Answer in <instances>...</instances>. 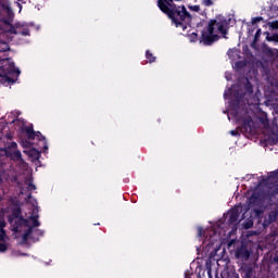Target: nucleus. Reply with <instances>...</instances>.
Segmentation results:
<instances>
[{"instance_id": "nucleus-1", "label": "nucleus", "mask_w": 278, "mask_h": 278, "mask_svg": "<svg viewBox=\"0 0 278 278\" xmlns=\"http://www.w3.org/2000/svg\"><path fill=\"white\" fill-rule=\"evenodd\" d=\"M227 34H229V20L223 15H217L210 20L202 29L200 42L205 47H212L214 42H218L220 36L227 38Z\"/></svg>"}, {"instance_id": "nucleus-2", "label": "nucleus", "mask_w": 278, "mask_h": 278, "mask_svg": "<svg viewBox=\"0 0 278 278\" xmlns=\"http://www.w3.org/2000/svg\"><path fill=\"white\" fill-rule=\"evenodd\" d=\"M157 8L172 20L175 27H181L182 31H186L188 25L192 23V15L188 12L186 5L173 4L172 8H168L164 0H157Z\"/></svg>"}, {"instance_id": "nucleus-3", "label": "nucleus", "mask_w": 278, "mask_h": 278, "mask_svg": "<svg viewBox=\"0 0 278 278\" xmlns=\"http://www.w3.org/2000/svg\"><path fill=\"white\" fill-rule=\"evenodd\" d=\"M21 75V70L16 68L10 58L0 59V84L2 86H12Z\"/></svg>"}, {"instance_id": "nucleus-4", "label": "nucleus", "mask_w": 278, "mask_h": 278, "mask_svg": "<svg viewBox=\"0 0 278 278\" xmlns=\"http://www.w3.org/2000/svg\"><path fill=\"white\" fill-rule=\"evenodd\" d=\"M243 115L240 111L233 110L230 112V116L235 118V121L241 125L242 134H251L253 131V117L249 115L248 109H242Z\"/></svg>"}, {"instance_id": "nucleus-5", "label": "nucleus", "mask_w": 278, "mask_h": 278, "mask_svg": "<svg viewBox=\"0 0 278 278\" xmlns=\"http://www.w3.org/2000/svg\"><path fill=\"white\" fill-rule=\"evenodd\" d=\"M27 136L28 140H39V142H43V149H49V147L47 146V138L45 136H42V132L40 131H35L34 130V125H29L24 127L23 129Z\"/></svg>"}, {"instance_id": "nucleus-6", "label": "nucleus", "mask_w": 278, "mask_h": 278, "mask_svg": "<svg viewBox=\"0 0 278 278\" xmlns=\"http://www.w3.org/2000/svg\"><path fill=\"white\" fill-rule=\"evenodd\" d=\"M9 34H14L15 36H31L29 26L21 22L11 25L9 28Z\"/></svg>"}, {"instance_id": "nucleus-7", "label": "nucleus", "mask_w": 278, "mask_h": 278, "mask_svg": "<svg viewBox=\"0 0 278 278\" xmlns=\"http://www.w3.org/2000/svg\"><path fill=\"white\" fill-rule=\"evenodd\" d=\"M236 258L241 260V262H249V257H251V251L247 245H241L236 250Z\"/></svg>"}, {"instance_id": "nucleus-8", "label": "nucleus", "mask_w": 278, "mask_h": 278, "mask_svg": "<svg viewBox=\"0 0 278 278\" xmlns=\"http://www.w3.org/2000/svg\"><path fill=\"white\" fill-rule=\"evenodd\" d=\"M239 270L242 278H257L255 276V268L251 264H243Z\"/></svg>"}, {"instance_id": "nucleus-9", "label": "nucleus", "mask_w": 278, "mask_h": 278, "mask_svg": "<svg viewBox=\"0 0 278 278\" xmlns=\"http://www.w3.org/2000/svg\"><path fill=\"white\" fill-rule=\"evenodd\" d=\"M232 97L233 99L230 102V105L232 108L231 112H233V110L240 112V101H242L244 96L240 93V91H233Z\"/></svg>"}, {"instance_id": "nucleus-10", "label": "nucleus", "mask_w": 278, "mask_h": 278, "mask_svg": "<svg viewBox=\"0 0 278 278\" xmlns=\"http://www.w3.org/2000/svg\"><path fill=\"white\" fill-rule=\"evenodd\" d=\"M262 203H264V198H262V195L257 192L252 193L251 197L249 198L250 207H260Z\"/></svg>"}, {"instance_id": "nucleus-11", "label": "nucleus", "mask_w": 278, "mask_h": 278, "mask_svg": "<svg viewBox=\"0 0 278 278\" xmlns=\"http://www.w3.org/2000/svg\"><path fill=\"white\" fill-rule=\"evenodd\" d=\"M21 227H29V219H25L24 217H17L13 224V231L15 233H20Z\"/></svg>"}, {"instance_id": "nucleus-12", "label": "nucleus", "mask_w": 278, "mask_h": 278, "mask_svg": "<svg viewBox=\"0 0 278 278\" xmlns=\"http://www.w3.org/2000/svg\"><path fill=\"white\" fill-rule=\"evenodd\" d=\"M277 212L275 211H271L268 213L267 216L264 217V220H263V227L264 229L270 227V225H273V223H275V220H277Z\"/></svg>"}, {"instance_id": "nucleus-13", "label": "nucleus", "mask_w": 278, "mask_h": 278, "mask_svg": "<svg viewBox=\"0 0 278 278\" xmlns=\"http://www.w3.org/2000/svg\"><path fill=\"white\" fill-rule=\"evenodd\" d=\"M18 144L14 141L10 142L8 146L1 149L4 152L5 157H11L12 154L17 151Z\"/></svg>"}, {"instance_id": "nucleus-14", "label": "nucleus", "mask_w": 278, "mask_h": 278, "mask_svg": "<svg viewBox=\"0 0 278 278\" xmlns=\"http://www.w3.org/2000/svg\"><path fill=\"white\" fill-rule=\"evenodd\" d=\"M229 225H235V223H238V218H240V211L238 208H232L229 211Z\"/></svg>"}, {"instance_id": "nucleus-15", "label": "nucleus", "mask_w": 278, "mask_h": 278, "mask_svg": "<svg viewBox=\"0 0 278 278\" xmlns=\"http://www.w3.org/2000/svg\"><path fill=\"white\" fill-rule=\"evenodd\" d=\"M38 218H40V216L38 215V208H34L31 215L28 217V219L33 223V225L30 226L33 227V229H36V227H40Z\"/></svg>"}, {"instance_id": "nucleus-16", "label": "nucleus", "mask_w": 278, "mask_h": 278, "mask_svg": "<svg viewBox=\"0 0 278 278\" xmlns=\"http://www.w3.org/2000/svg\"><path fill=\"white\" fill-rule=\"evenodd\" d=\"M9 157L13 162H20V164H25V160H23V154L18 150H15Z\"/></svg>"}, {"instance_id": "nucleus-17", "label": "nucleus", "mask_w": 278, "mask_h": 278, "mask_svg": "<svg viewBox=\"0 0 278 278\" xmlns=\"http://www.w3.org/2000/svg\"><path fill=\"white\" fill-rule=\"evenodd\" d=\"M22 214H23V210L21 208V206H16L12 210L13 218H22L23 217Z\"/></svg>"}, {"instance_id": "nucleus-18", "label": "nucleus", "mask_w": 278, "mask_h": 278, "mask_svg": "<svg viewBox=\"0 0 278 278\" xmlns=\"http://www.w3.org/2000/svg\"><path fill=\"white\" fill-rule=\"evenodd\" d=\"M244 90L245 94H253V85L249 79H245Z\"/></svg>"}, {"instance_id": "nucleus-19", "label": "nucleus", "mask_w": 278, "mask_h": 278, "mask_svg": "<svg viewBox=\"0 0 278 278\" xmlns=\"http://www.w3.org/2000/svg\"><path fill=\"white\" fill-rule=\"evenodd\" d=\"M29 157H33V160H39L40 157V151L36 150V149H31L28 152Z\"/></svg>"}, {"instance_id": "nucleus-20", "label": "nucleus", "mask_w": 278, "mask_h": 278, "mask_svg": "<svg viewBox=\"0 0 278 278\" xmlns=\"http://www.w3.org/2000/svg\"><path fill=\"white\" fill-rule=\"evenodd\" d=\"M146 58L148 59L149 64H153L156 60L155 55H153L150 50L146 51Z\"/></svg>"}, {"instance_id": "nucleus-21", "label": "nucleus", "mask_w": 278, "mask_h": 278, "mask_svg": "<svg viewBox=\"0 0 278 278\" xmlns=\"http://www.w3.org/2000/svg\"><path fill=\"white\" fill-rule=\"evenodd\" d=\"M0 8L4 10L7 14H10L12 12V8L5 2H0Z\"/></svg>"}, {"instance_id": "nucleus-22", "label": "nucleus", "mask_w": 278, "mask_h": 278, "mask_svg": "<svg viewBox=\"0 0 278 278\" xmlns=\"http://www.w3.org/2000/svg\"><path fill=\"white\" fill-rule=\"evenodd\" d=\"M266 40H268V42H278V34H274L271 36H267Z\"/></svg>"}, {"instance_id": "nucleus-23", "label": "nucleus", "mask_w": 278, "mask_h": 278, "mask_svg": "<svg viewBox=\"0 0 278 278\" xmlns=\"http://www.w3.org/2000/svg\"><path fill=\"white\" fill-rule=\"evenodd\" d=\"M202 5H205V8H212L214 5V1L212 0H201Z\"/></svg>"}, {"instance_id": "nucleus-24", "label": "nucleus", "mask_w": 278, "mask_h": 278, "mask_svg": "<svg viewBox=\"0 0 278 278\" xmlns=\"http://www.w3.org/2000/svg\"><path fill=\"white\" fill-rule=\"evenodd\" d=\"M188 8L191 10V12H201V5L199 4L189 5Z\"/></svg>"}, {"instance_id": "nucleus-25", "label": "nucleus", "mask_w": 278, "mask_h": 278, "mask_svg": "<svg viewBox=\"0 0 278 278\" xmlns=\"http://www.w3.org/2000/svg\"><path fill=\"white\" fill-rule=\"evenodd\" d=\"M262 36V28H258L254 35L253 42H257L260 40V37Z\"/></svg>"}, {"instance_id": "nucleus-26", "label": "nucleus", "mask_w": 278, "mask_h": 278, "mask_svg": "<svg viewBox=\"0 0 278 278\" xmlns=\"http://www.w3.org/2000/svg\"><path fill=\"white\" fill-rule=\"evenodd\" d=\"M262 21H264V17L262 16H256L252 18V25H256V23H262Z\"/></svg>"}, {"instance_id": "nucleus-27", "label": "nucleus", "mask_w": 278, "mask_h": 278, "mask_svg": "<svg viewBox=\"0 0 278 278\" xmlns=\"http://www.w3.org/2000/svg\"><path fill=\"white\" fill-rule=\"evenodd\" d=\"M8 251V244L0 242V253H5Z\"/></svg>"}, {"instance_id": "nucleus-28", "label": "nucleus", "mask_w": 278, "mask_h": 278, "mask_svg": "<svg viewBox=\"0 0 278 278\" xmlns=\"http://www.w3.org/2000/svg\"><path fill=\"white\" fill-rule=\"evenodd\" d=\"M175 0H164V3L167 5V8H173V5H176L173 3Z\"/></svg>"}, {"instance_id": "nucleus-29", "label": "nucleus", "mask_w": 278, "mask_h": 278, "mask_svg": "<svg viewBox=\"0 0 278 278\" xmlns=\"http://www.w3.org/2000/svg\"><path fill=\"white\" fill-rule=\"evenodd\" d=\"M24 233H26L28 237L31 236V233H34V227L29 226Z\"/></svg>"}, {"instance_id": "nucleus-30", "label": "nucleus", "mask_w": 278, "mask_h": 278, "mask_svg": "<svg viewBox=\"0 0 278 278\" xmlns=\"http://www.w3.org/2000/svg\"><path fill=\"white\" fill-rule=\"evenodd\" d=\"M24 233H26L28 237L31 236V233H34V227L29 226Z\"/></svg>"}, {"instance_id": "nucleus-31", "label": "nucleus", "mask_w": 278, "mask_h": 278, "mask_svg": "<svg viewBox=\"0 0 278 278\" xmlns=\"http://www.w3.org/2000/svg\"><path fill=\"white\" fill-rule=\"evenodd\" d=\"M270 27L271 29H278V21L271 22Z\"/></svg>"}, {"instance_id": "nucleus-32", "label": "nucleus", "mask_w": 278, "mask_h": 278, "mask_svg": "<svg viewBox=\"0 0 278 278\" xmlns=\"http://www.w3.org/2000/svg\"><path fill=\"white\" fill-rule=\"evenodd\" d=\"M254 213L256 214V216H262L264 214V211H262L261 208H255Z\"/></svg>"}, {"instance_id": "nucleus-33", "label": "nucleus", "mask_w": 278, "mask_h": 278, "mask_svg": "<svg viewBox=\"0 0 278 278\" xmlns=\"http://www.w3.org/2000/svg\"><path fill=\"white\" fill-rule=\"evenodd\" d=\"M278 177V172H273L270 175H269V179H277Z\"/></svg>"}, {"instance_id": "nucleus-34", "label": "nucleus", "mask_w": 278, "mask_h": 278, "mask_svg": "<svg viewBox=\"0 0 278 278\" xmlns=\"http://www.w3.org/2000/svg\"><path fill=\"white\" fill-rule=\"evenodd\" d=\"M23 242H27L29 240V235H26V232L23 233L22 236Z\"/></svg>"}, {"instance_id": "nucleus-35", "label": "nucleus", "mask_w": 278, "mask_h": 278, "mask_svg": "<svg viewBox=\"0 0 278 278\" xmlns=\"http://www.w3.org/2000/svg\"><path fill=\"white\" fill-rule=\"evenodd\" d=\"M28 190L31 192V190H36V185H34L33 182L28 184Z\"/></svg>"}, {"instance_id": "nucleus-36", "label": "nucleus", "mask_w": 278, "mask_h": 278, "mask_svg": "<svg viewBox=\"0 0 278 278\" xmlns=\"http://www.w3.org/2000/svg\"><path fill=\"white\" fill-rule=\"evenodd\" d=\"M198 236L201 238L203 236V227L198 228Z\"/></svg>"}, {"instance_id": "nucleus-37", "label": "nucleus", "mask_w": 278, "mask_h": 278, "mask_svg": "<svg viewBox=\"0 0 278 278\" xmlns=\"http://www.w3.org/2000/svg\"><path fill=\"white\" fill-rule=\"evenodd\" d=\"M230 134L232 136H240V131H238V130H230Z\"/></svg>"}, {"instance_id": "nucleus-38", "label": "nucleus", "mask_w": 278, "mask_h": 278, "mask_svg": "<svg viewBox=\"0 0 278 278\" xmlns=\"http://www.w3.org/2000/svg\"><path fill=\"white\" fill-rule=\"evenodd\" d=\"M191 38H192L193 40H197V38H199V35H198L197 33H192V34H191Z\"/></svg>"}, {"instance_id": "nucleus-39", "label": "nucleus", "mask_w": 278, "mask_h": 278, "mask_svg": "<svg viewBox=\"0 0 278 278\" xmlns=\"http://www.w3.org/2000/svg\"><path fill=\"white\" fill-rule=\"evenodd\" d=\"M37 231H38L39 236H45V231H42L40 229H38Z\"/></svg>"}, {"instance_id": "nucleus-40", "label": "nucleus", "mask_w": 278, "mask_h": 278, "mask_svg": "<svg viewBox=\"0 0 278 278\" xmlns=\"http://www.w3.org/2000/svg\"><path fill=\"white\" fill-rule=\"evenodd\" d=\"M11 123H21V119L15 118V119H13Z\"/></svg>"}, {"instance_id": "nucleus-41", "label": "nucleus", "mask_w": 278, "mask_h": 278, "mask_svg": "<svg viewBox=\"0 0 278 278\" xmlns=\"http://www.w3.org/2000/svg\"><path fill=\"white\" fill-rule=\"evenodd\" d=\"M228 94L227 92L224 93V99H227Z\"/></svg>"}, {"instance_id": "nucleus-42", "label": "nucleus", "mask_w": 278, "mask_h": 278, "mask_svg": "<svg viewBox=\"0 0 278 278\" xmlns=\"http://www.w3.org/2000/svg\"><path fill=\"white\" fill-rule=\"evenodd\" d=\"M27 199H31V193L28 194Z\"/></svg>"}, {"instance_id": "nucleus-43", "label": "nucleus", "mask_w": 278, "mask_h": 278, "mask_svg": "<svg viewBox=\"0 0 278 278\" xmlns=\"http://www.w3.org/2000/svg\"><path fill=\"white\" fill-rule=\"evenodd\" d=\"M236 66H240V62H237V63H236Z\"/></svg>"}, {"instance_id": "nucleus-44", "label": "nucleus", "mask_w": 278, "mask_h": 278, "mask_svg": "<svg viewBox=\"0 0 278 278\" xmlns=\"http://www.w3.org/2000/svg\"><path fill=\"white\" fill-rule=\"evenodd\" d=\"M0 240H3V236H0Z\"/></svg>"}, {"instance_id": "nucleus-45", "label": "nucleus", "mask_w": 278, "mask_h": 278, "mask_svg": "<svg viewBox=\"0 0 278 278\" xmlns=\"http://www.w3.org/2000/svg\"><path fill=\"white\" fill-rule=\"evenodd\" d=\"M208 276H210V278H212V275H211V274H208Z\"/></svg>"}, {"instance_id": "nucleus-46", "label": "nucleus", "mask_w": 278, "mask_h": 278, "mask_svg": "<svg viewBox=\"0 0 278 278\" xmlns=\"http://www.w3.org/2000/svg\"><path fill=\"white\" fill-rule=\"evenodd\" d=\"M174 1H181V0H174Z\"/></svg>"}, {"instance_id": "nucleus-47", "label": "nucleus", "mask_w": 278, "mask_h": 278, "mask_svg": "<svg viewBox=\"0 0 278 278\" xmlns=\"http://www.w3.org/2000/svg\"><path fill=\"white\" fill-rule=\"evenodd\" d=\"M266 197H270V195H265V199H266Z\"/></svg>"}, {"instance_id": "nucleus-48", "label": "nucleus", "mask_w": 278, "mask_h": 278, "mask_svg": "<svg viewBox=\"0 0 278 278\" xmlns=\"http://www.w3.org/2000/svg\"><path fill=\"white\" fill-rule=\"evenodd\" d=\"M17 1H23V0H17Z\"/></svg>"}]
</instances>
